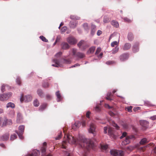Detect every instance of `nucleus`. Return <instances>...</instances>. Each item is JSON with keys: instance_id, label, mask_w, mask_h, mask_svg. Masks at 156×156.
Returning <instances> with one entry per match:
<instances>
[{"instance_id": "7", "label": "nucleus", "mask_w": 156, "mask_h": 156, "mask_svg": "<svg viewBox=\"0 0 156 156\" xmlns=\"http://www.w3.org/2000/svg\"><path fill=\"white\" fill-rule=\"evenodd\" d=\"M135 139L133 136H130L126 137V139L123 140L122 143V144L125 145L129 144L131 140Z\"/></svg>"}, {"instance_id": "35", "label": "nucleus", "mask_w": 156, "mask_h": 156, "mask_svg": "<svg viewBox=\"0 0 156 156\" xmlns=\"http://www.w3.org/2000/svg\"><path fill=\"white\" fill-rule=\"evenodd\" d=\"M40 38L43 41L46 42H48V40L46 39L45 37L43 36H41Z\"/></svg>"}, {"instance_id": "22", "label": "nucleus", "mask_w": 156, "mask_h": 156, "mask_svg": "<svg viewBox=\"0 0 156 156\" xmlns=\"http://www.w3.org/2000/svg\"><path fill=\"white\" fill-rule=\"evenodd\" d=\"M131 44L129 43H126L123 48L124 50H127L129 49L131 47Z\"/></svg>"}, {"instance_id": "59", "label": "nucleus", "mask_w": 156, "mask_h": 156, "mask_svg": "<svg viewBox=\"0 0 156 156\" xmlns=\"http://www.w3.org/2000/svg\"><path fill=\"white\" fill-rule=\"evenodd\" d=\"M102 33V32L100 30H98L97 33V35L98 36H100Z\"/></svg>"}, {"instance_id": "30", "label": "nucleus", "mask_w": 156, "mask_h": 156, "mask_svg": "<svg viewBox=\"0 0 156 156\" xmlns=\"http://www.w3.org/2000/svg\"><path fill=\"white\" fill-rule=\"evenodd\" d=\"M47 105L46 104H44L41 105L40 108L39 110L40 111H42L46 107Z\"/></svg>"}, {"instance_id": "57", "label": "nucleus", "mask_w": 156, "mask_h": 156, "mask_svg": "<svg viewBox=\"0 0 156 156\" xmlns=\"http://www.w3.org/2000/svg\"><path fill=\"white\" fill-rule=\"evenodd\" d=\"M95 30H95V29H91V34L92 35H93L94 34L95 32Z\"/></svg>"}, {"instance_id": "23", "label": "nucleus", "mask_w": 156, "mask_h": 156, "mask_svg": "<svg viewBox=\"0 0 156 156\" xmlns=\"http://www.w3.org/2000/svg\"><path fill=\"white\" fill-rule=\"evenodd\" d=\"M6 107L7 108H14L15 107V105L13 103L10 102L7 104Z\"/></svg>"}, {"instance_id": "9", "label": "nucleus", "mask_w": 156, "mask_h": 156, "mask_svg": "<svg viewBox=\"0 0 156 156\" xmlns=\"http://www.w3.org/2000/svg\"><path fill=\"white\" fill-rule=\"evenodd\" d=\"M67 41L70 44H74L77 42L76 40L73 37H69L67 39Z\"/></svg>"}, {"instance_id": "28", "label": "nucleus", "mask_w": 156, "mask_h": 156, "mask_svg": "<svg viewBox=\"0 0 156 156\" xmlns=\"http://www.w3.org/2000/svg\"><path fill=\"white\" fill-rule=\"evenodd\" d=\"M147 142V140L146 138L142 139L140 141V143L141 145H143Z\"/></svg>"}, {"instance_id": "26", "label": "nucleus", "mask_w": 156, "mask_h": 156, "mask_svg": "<svg viewBox=\"0 0 156 156\" xmlns=\"http://www.w3.org/2000/svg\"><path fill=\"white\" fill-rule=\"evenodd\" d=\"M119 42V40L118 41H114L112 42L111 43V46L112 47H114L115 46H118Z\"/></svg>"}, {"instance_id": "45", "label": "nucleus", "mask_w": 156, "mask_h": 156, "mask_svg": "<svg viewBox=\"0 0 156 156\" xmlns=\"http://www.w3.org/2000/svg\"><path fill=\"white\" fill-rule=\"evenodd\" d=\"M5 86L7 87L8 86L7 85H5L4 84H3L2 85L1 90V91L2 92H3L5 91Z\"/></svg>"}, {"instance_id": "8", "label": "nucleus", "mask_w": 156, "mask_h": 156, "mask_svg": "<svg viewBox=\"0 0 156 156\" xmlns=\"http://www.w3.org/2000/svg\"><path fill=\"white\" fill-rule=\"evenodd\" d=\"M32 99V97L30 95H27L23 97L22 95L20 98V100L21 102L24 101L27 102L30 101Z\"/></svg>"}, {"instance_id": "5", "label": "nucleus", "mask_w": 156, "mask_h": 156, "mask_svg": "<svg viewBox=\"0 0 156 156\" xmlns=\"http://www.w3.org/2000/svg\"><path fill=\"white\" fill-rule=\"evenodd\" d=\"M110 153L113 156H124V153L122 151L112 150Z\"/></svg>"}, {"instance_id": "36", "label": "nucleus", "mask_w": 156, "mask_h": 156, "mask_svg": "<svg viewBox=\"0 0 156 156\" xmlns=\"http://www.w3.org/2000/svg\"><path fill=\"white\" fill-rule=\"evenodd\" d=\"M39 105L38 101L37 100H35L34 101V105L35 107H38Z\"/></svg>"}, {"instance_id": "40", "label": "nucleus", "mask_w": 156, "mask_h": 156, "mask_svg": "<svg viewBox=\"0 0 156 156\" xmlns=\"http://www.w3.org/2000/svg\"><path fill=\"white\" fill-rule=\"evenodd\" d=\"M17 137V136L16 135L14 134L11 136L10 139L11 140H14L16 139Z\"/></svg>"}, {"instance_id": "32", "label": "nucleus", "mask_w": 156, "mask_h": 156, "mask_svg": "<svg viewBox=\"0 0 156 156\" xmlns=\"http://www.w3.org/2000/svg\"><path fill=\"white\" fill-rule=\"evenodd\" d=\"M95 49V47H91L88 51V52H89L90 53H93Z\"/></svg>"}, {"instance_id": "62", "label": "nucleus", "mask_w": 156, "mask_h": 156, "mask_svg": "<svg viewBox=\"0 0 156 156\" xmlns=\"http://www.w3.org/2000/svg\"><path fill=\"white\" fill-rule=\"evenodd\" d=\"M96 28V27L95 25H94L93 24L91 25V29H95V30Z\"/></svg>"}, {"instance_id": "29", "label": "nucleus", "mask_w": 156, "mask_h": 156, "mask_svg": "<svg viewBox=\"0 0 156 156\" xmlns=\"http://www.w3.org/2000/svg\"><path fill=\"white\" fill-rule=\"evenodd\" d=\"M7 121L8 119L7 118L5 117L4 119V120L2 122V126H6L7 125Z\"/></svg>"}, {"instance_id": "34", "label": "nucleus", "mask_w": 156, "mask_h": 156, "mask_svg": "<svg viewBox=\"0 0 156 156\" xmlns=\"http://www.w3.org/2000/svg\"><path fill=\"white\" fill-rule=\"evenodd\" d=\"M46 148L45 146L42 147L41 151L42 155H44V154L45 153L46 151Z\"/></svg>"}, {"instance_id": "37", "label": "nucleus", "mask_w": 156, "mask_h": 156, "mask_svg": "<svg viewBox=\"0 0 156 156\" xmlns=\"http://www.w3.org/2000/svg\"><path fill=\"white\" fill-rule=\"evenodd\" d=\"M63 62L66 64H69L71 63V61L69 59H63Z\"/></svg>"}, {"instance_id": "2", "label": "nucleus", "mask_w": 156, "mask_h": 156, "mask_svg": "<svg viewBox=\"0 0 156 156\" xmlns=\"http://www.w3.org/2000/svg\"><path fill=\"white\" fill-rule=\"evenodd\" d=\"M65 138H66V140L69 144H75L77 143V140L74 138L69 135L65 134Z\"/></svg>"}, {"instance_id": "13", "label": "nucleus", "mask_w": 156, "mask_h": 156, "mask_svg": "<svg viewBox=\"0 0 156 156\" xmlns=\"http://www.w3.org/2000/svg\"><path fill=\"white\" fill-rule=\"evenodd\" d=\"M53 62H54L55 64H52V66L55 67H61L62 66V65L60 64V61L57 59H53Z\"/></svg>"}, {"instance_id": "53", "label": "nucleus", "mask_w": 156, "mask_h": 156, "mask_svg": "<svg viewBox=\"0 0 156 156\" xmlns=\"http://www.w3.org/2000/svg\"><path fill=\"white\" fill-rule=\"evenodd\" d=\"M94 110L96 112H98L100 111V109L99 108L98 106H96L95 107V108L94 109Z\"/></svg>"}, {"instance_id": "24", "label": "nucleus", "mask_w": 156, "mask_h": 156, "mask_svg": "<svg viewBox=\"0 0 156 156\" xmlns=\"http://www.w3.org/2000/svg\"><path fill=\"white\" fill-rule=\"evenodd\" d=\"M111 23L114 27H118L119 26V24L118 23L115 21L112 20L111 22Z\"/></svg>"}, {"instance_id": "44", "label": "nucleus", "mask_w": 156, "mask_h": 156, "mask_svg": "<svg viewBox=\"0 0 156 156\" xmlns=\"http://www.w3.org/2000/svg\"><path fill=\"white\" fill-rule=\"evenodd\" d=\"M101 49L100 47H99L96 50V51L95 52V54L96 55H97L99 54L101 51Z\"/></svg>"}, {"instance_id": "11", "label": "nucleus", "mask_w": 156, "mask_h": 156, "mask_svg": "<svg viewBox=\"0 0 156 156\" xmlns=\"http://www.w3.org/2000/svg\"><path fill=\"white\" fill-rule=\"evenodd\" d=\"M140 124L143 127L146 129L148 127L149 122L145 120H141L140 121Z\"/></svg>"}, {"instance_id": "14", "label": "nucleus", "mask_w": 156, "mask_h": 156, "mask_svg": "<svg viewBox=\"0 0 156 156\" xmlns=\"http://www.w3.org/2000/svg\"><path fill=\"white\" fill-rule=\"evenodd\" d=\"M61 48L62 49L66 50L68 49L69 46L68 44L65 42H63L61 44Z\"/></svg>"}, {"instance_id": "19", "label": "nucleus", "mask_w": 156, "mask_h": 156, "mask_svg": "<svg viewBox=\"0 0 156 156\" xmlns=\"http://www.w3.org/2000/svg\"><path fill=\"white\" fill-rule=\"evenodd\" d=\"M77 24V23L75 20L71 21L69 23L70 27L71 28H75Z\"/></svg>"}, {"instance_id": "46", "label": "nucleus", "mask_w": 156, "mask_h": 156, "mask_svg": "<svg viewBox=\"0 0 156 156\" xmlns=\"http://www.w3.org/2000/svg\"><path fill=\"white\" fill-rule=\"evenodd\" d=\"M70 18L71 19L73 20H78L79 19V17L74 16H71Z\"/></svg>"}, {"instance_id": "12", "label": "nucleus", "mask_w": 156, "mask_h": 156, "mask_svg": "<svg viewBox=\"0 0 156 156\" xmlns=\"http://www.w3.org/2000/svg\"><path fill=\"white\" fill-rule=\"evenodd\" d=\"M108 133L112 139H115L117 137V136L113 133L112 129H108Z\"/></svg>"}, {"instance_id": "49", "label": "nucleus", "mask_w": 156, "mask_h": 156, "mask_svg": "<svg viewBox=\"0 0 156 156\" xmlns=\"http://www.w3.org/2000/svg\"><path fill=\"white\" fill-rule=\"evenodd\" d=\"M124 21L125 22H131V20H130L128 18L126 17H125L123 18Z\"/></svg>"}, {"instance_id": "6", "label": "nucleus", "mask_w": 156, "mask_h": 156, "mask_svg": "<svg viewBox=\"0 0 156 156\" xmlns=\"http://www.w3.org/2000/svg\"><path fill=\"white\" fill-rule=\"evenodd\" d=\"M96 127L93 123L91 122L90 124V128L88 129V132L90 133H92L94 136L96 135V132L95 130Z\"/></svg>"}, {"instance_id": "63", "label": "nucleus", "mask_w": 156, "mask_h": 156, "mask_svg": "<svg viewBox=\"0 0 156 156\" xmlns=\"http://www.w3.org/2000/svg\"><path fill=\"white\" fill-rule=\"evenodd\" d=\"M123 127L125 129H127L128 127V125L127 124H124L123 125Z\"/></svg>"}, {"instance_id": "58", "label": "nucleus", "mask_w": 156, "mask_h": 156, "mask_svg": "<svg viewBox=\"0 0 156 156\" xmlns=\"http://www.w3.org/2000/svg\"><path fill=\"white\" fill-rule=\"evenodd\" d=\"M108 129V127L107 126L105 127L104 128V133L106 134L107 133V130Z\"/></svg>"}, {"instance_id": "38", "label": "nucleus", "mask_w": 156, "mask_h": 156, "mask_svg": "<svg viewBox=\"0 0 156 156\" xmlns=\"http://www.w3.org/2000/svg\"><path fill=\"white\" fill-rule=\"evenodd\" d=\"M108 148V145H101V148L102 149L106 150Z\"/></svg>"}, {"instance_id": "21", "label": "nucleus", "mask_w": 156, "mask_h": 156, "mask_svg": "<svg viewBox=\"0 0 156 156\" xmlns=\"http://www.w3.org/2000/svg\"><path fill=\"white\" fill-rule=\"evenodd\" d=\"M86 144V146H87L89 148H92L94 145L93 142L90 140H87V143Z\"/></svg>"}, {"instance_id": "61", "label": "nucleus", "mask_w": 156, "mask_h": 156, "mask_svg": "<svg viewBox=\"0 0 156 156\" xmlns=\"http://www.w3.org/2000/svg\"><path fill=\"white\" fill-rule=\"evenodd\" d=\"M90 114V112H88L86 113V117L87 118H89V115Z\"/></svg>"}, {"instance_id": "31", "label": "nucleus", "mask_w": 156, "mask_h": 156, "mask_svg": "<svg viewBox=\"0 0 156 156\" xmlns=\"http://www.w3.org/2000/svg\"><path fill=\"white\" fill-rule=\"evenodd\" d=\"M112 95V94L111 92H108L107 94V97L106 99L107 100H109L110 101L112 100V99L110 98V97Z\"/></svg>"}, {"instance_id": "47", "label": "nucleus", "mask_w": 156, "mask_h": 156, "mask_svg": "<svg viewBox=\"0 0 156 156\" xmlns=\"http://www.w3.org/2000/svg\"><path fill=\"white\" fill-rule=\"evenodd\" d=\"M84 41H81L77 44V45L79 47H80L83 44Z\"/></svg>"}, {"instance_id": "60", "label": "nucleus", "mask_w": 156, "mask_h": 156, "mask_svg": "<svg viewBox=\"0 0 156 156\" xmlns=\"http://www.w3.org/2000/svg\"><path fill=\"white\" fill-rule=\"evenodd\" d=\"M80 66V65L79 64L76 63V64H75L73 65V66H72L71 67H70V68H73V67H76L77 66Z\"/></svg>"}, {"instance_id": "56", "label": "nucleus", "mask_w": 156, "mask_h": 156, "mask_svg": "<svg viewBox=\"0 0 156 156\" xmlns=\"http://www.w3.org/2000/svg\"><path fill=\"white\" fill-rule=\"evenodd\" d=\"M61 134L62 133H60V134L57 137H55V139L56 140H59L61 137Z\"/></svg>"}, {"instance_id": "54", "label": "nucleus", "mask_w": 156, "mask_h": 156, "mask_svg": "<svg viewBox=\"0 0 156 156\" xmlns=\"http://www.w3.org/2000/svg\"><path fill=\"white\" fill-rule=\"evenodd\" d=\"M150 119L152 120H154L156 119V115H154L151 116L150 118Z\"/></svg>"}, {"instance_id": "48", "label": "nucleus", "mask_w": 156, "mask_h": 156, "mask_svg": "<svg viewBox=\"0 0 156 156\" xmlns=\"http://www.w3.org/2000/svg\"><path fill=\"white\" fill-rule=\"evenodd\" d=\"M114 63V62L113 61H109L107 62L106 63V64L108 65H110L111 64H112Z\"/></svg>"}, {"instance_id": "18", "label": "nucleus", "mask_w": 156, "mask_h": 156, "mask_svg": "<svg viewBox=\"0 0 156 156\" xmlns=\"http://www.w3.org/2000/svg\"><path fill=\"white\" fill-rule=\"evenodd\" d=\"M40 154V151L38 150H35L33 151L31 155L30 154L28 156H38Z\"/></svg>"}, {"instance_id": "27", "label": "nucleus", "mask_w": 156, "mask_h": 156, "mask_svg": "<svg viewBox=\"0 0 156 156\" xmlns=\"http://www.w3.org/2000/svg\"><path fill=\"white\" fill-rule=\"evenodd\" d=\"M133 34L131 33H129L128 35V38L129 41H132L133 39Z\"/></svg>"}, {"instance_id": "42", "label": "nucleus", "mask_w": 156, "mask_h": 156, "mask_svg": "<svg viewBox=\"0 0 156 156\" xmlns=\"http://www.w3.org/2000/svg\"><path fill=\"white\" fill-rule=\"evenodd\" d=\"M37 93L38 95L41 97L43 95V93L41 90L40 89H38L37 90Z\"/></svg>"}, {"instance_id": "33", "label": "nucleus", "mask_w": 156, "mask_h": 156, "mask_svg": "<svg viewBox=\"0 0 156 156\" xmlns=\"http://www.w3.org/2000/svg\"><path fill=\"white\" fill-rule=\"evenodd\" d=\"M83 26L85 30H88L89 29V27L87 23H84L83 25Z\"/></svg>"}, {"instance_id": "39", "label": "nucleus", "mask_w": 156, "mask_h": 156, "mask_svg": "<svg viewBox=\"0 0 156 156\" xmlns=\"http://www.w3.org/2000/svg\"><path fill=\"white\" fill-rule=\"evenodd\" d=\"M67 27H66V26L63 27L61 28V32L62 33H64V32H65L66 31V30H67Z\"/></svg>"}, {"instance_id": "17", "label": "nucleus", "mask_w": 156, "mask_h": 156, "mask_svg": "<svg viewBox=\"0 0 156 156\" xmlns=\"http://www.w3.org/2000/svg\"><path fill=\"white\" fill-rule=\"evenodd\" d=\"M80 126V124L78 121L76 122L72 126V129L75 130L76 129L79 128Z\"/></svg>"}, {"instance_id": "1", "label": "nucleus", "mask_w": 156, "mask_h": 156, "mask_svg": "<svg viewBox=\"0 0 156 156\" xmlns=\"http://www.w3.org/2000/svg\"><path fill=\"white\" fill-rule=\"evenodd\" d=\"M72 52L73 56L74 58L81 59L85 57V55L84 53L80 52H77V50L76 49L73 48Z\"/></svg>"}, {"instance_id": "50", "label": "nucleus", "mask_w": 156, "mask_h": 156, "mask_svg": "<svg viewBox=\"0 0 156 156\" xmlns=\"http://www.w3.org/2000/svg\"><path fill=\"white\" fill-rule=\"evenodd\" d=\"M127 135V133L126 132H123L122 135V136L120 137V138L121 139H122L124 137H125Z\"/></svg>"}, {"instance_id": "43", "label": "nucleus", "mask_w": 156, "mask_h": 156, "mask_svg": "<svg viewBox=\"0 0 156 156\" xmlns=\"http://www.w3.org/2000/svg\"><path fill=\"white\" fill-rule=\"evenodd\" d=\"M16 83L18 84L19 85H20L21 84V80L20 78L19 77H17L16 80Z\"/></svg>"}, {"instance_id": "16", "label": "nucleus", "mask_w": 156, "mask_h": 156, "mask_svg": "<svg viewBox=\"0 0 156 156\" xmlns=\"http://www.w3.org/2000/svg\"><path fill=\"white\" fill-rule=\"evenodd\" d=\"M56 95L57 97V100L58 102H59L61 101L62 99V97L59 91H58L56 92Z\"/></svg>"}, {"instance_id": "51", "label": "nucleus", "mask_w": 156, "mask_h": 156, "mask_svg": "<svg viewBox=\"0 0 156 156\" xmlns=\"http://www.w3.org/2000/svg\"><path fill=\"white\" fill-rule=\"evenodd\" d=\"M62 54V53L61 52H59L57 53L55 55V56L57 58L60 57Z\"/></svg>"}, {"instance_id": "25", "label": "nucleus", "mask_w": 156, "mask_h": 156, "mask_svg": "<svg viewBox=\"0 0 156 156\" xmlns=\"http://www.w3.org/2000/svg\"><path fill=\"white\" fill-rule=\"evenodd\" d=\"M119 47L118 46H116L115 48H113L112 50V53L113 54L116 53L119 50Z\"/></svg>"}, {"instance_id": "4", "label": "nucleus", "mask_w": 156, "mask_h": 156, "mask_svg": "<svg viewBox=\"0 0 156 156\" xmlns=\"http://www.w3.org/2000/svg\"><path fill=\"white\" fill-rule=\"evenodd\" d=\"M25 126L24 125H20L19 127V132L17 131L16 132L18 134L19 138L20 139H23V138L22 135L24 132Z\"/></svg>"}, {"instance_id": "20", "label": "nucleus", "mask_w": 156, "mask_h": 156, "mask_svg": "<svg viewBox=\"0 0 156 156\" xmlns=\"http://www.w3.org/2000/svg\"><path fill=\"white\" fill-rule=\"evenodd\" d=\"M9 135L7 133L1 136L0 138V139L2 140H6L9 139Z\"/></svg>"}, {"instance_id": "10", "label": "nucleus", "mask_w": 156, "mask_h": 156, "mask_svg": "<svg viewBox=\"0 0 156 156\" xmlns=\"http://www.w3.org/2000/svg\"><path fill=\"white\" fill-rule=\"evenodd\" d=\"M129 57L128 54L127 53H124L120 55L119 57L120 60L121 61H124L128 59Z\"/></svg>"}, {"instance_id": "15", "label": "nucleus", "mask_w": 156, "mask_h": 156, "mask_svg": "<svg viewBox=\"0 0 156 156\" xmlns=\"http://www.w3.org/2000/svg\"><path fill=\"white\" fill-rule=\"evenodd\" d=\"M23 119V117L22 114L19 112L17 113V122L18 123H20L22 122Z\"/></svg>"}, {"instance_id": "41", "label": "nucleus", "mask_w": 156, "mask_h": 156, "mask_svg": "<svg viewBox=\"0 0 156 156\" xmlns=\"http://www.w3.org/2000/svg\"><path fill=\"white\" fill-rule=\"evenodd\" d=\"M139 51V48L137 46H134L133 48V51L134 52H136Z\"/></svg>"}, {"instance_id": "64", "label": "nucleus", "mask_w": 156, "mask_h": 156, "mask_svg": "<svg viewBox=\"0 0 156 156\" xmlns=\"http://www.w3.org/2000/svg\"><path fill=\"white\" fill-rule=\"evenodd\" d=\"M153 152L156 154V146L154 147V149L153 150Z\"/></svg>"}, {"instance_id": "3", "label": "nucleus", "mask_w": 156, "mask_h": 156, "mask_svg": "<svg viewBox=\"0 0 156 156\" xmlns=\"http://www.w3.org/2000/svg\"><path fill=\"white\" fill-rule=\"evenodd\" d=\"M12 95L11 92H8L3 94H0V101H4L7 100Z\"/></svg>"}, {"instance_id": "55", "label": "nucleus", "mask_w": 156, "mask_h": 156, "mask_svg": "<svg viewBox=\"0 0 156 156\" xmlns=\"http://www.w3.org/2000/svg\"><path fill=\"white\" fill-rule=\"evenodd\" d=\"M12 124V122L11 119H8L7 124L10 125Z\"/></svg>"}, {"instance_id": "52", "label": "nucleus", "mask_w": 156, "mask_h": 156, "mask_svg": "<svg viewBox=\"0 0 156 156\" xmlns=\"http://www.w3.org/2000/svg\"><path fill=\"white\" fill-rule=\"evenodd\" d=\"M42 86L43 87L46 88L48 86V84L47 83H44L43 84Z\"/></svg>"}]
</instances>
